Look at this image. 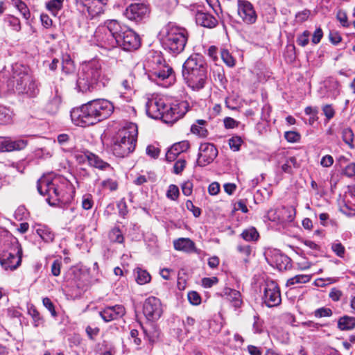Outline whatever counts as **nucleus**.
<instances>
[{
  "label": "nucleus",
  "instance_id": "c9c22d12",
  "mask_svg": "<svg viewBox=\"0 0 355 355\" xmlns=\"http://www.w3.org/2000/svg\"><path fill=\"white\" fill-rule=\"evenodd\" d=\"M311 279L309 275H297L287 280L286 286H293L297 284H304L309 282Z\"/></svg>",
  "mask_w": 355,
  "mask_h": 355
},
{
  "label": "nucleus",
  "instance_id": "cd10ccee",
  "mask_svg": "<svg viewBox=\"0 0 355 355\" xmlns=\"http://www.w3.org/2000/svg\"><path fill=\"white\" fill-rule=\"evenodd\" d=\"M280 209V223L292 222L295 217L296 211L293 206L282 207Z\"/></svg>",
  "mask_w": 355,
  "mask_h": 355
},
{
  "label": "nucleus",
  "instance_id": "5701e85b",
  "mask_svg": "<svg viewBox=\"0 0 355 355\" xmlns=\"http://www.w3.org/2000/svg\"><path fill=\"white\" fill-rule=\"evenodd\" d=\"M196 21L197 24L212 28L218 24V20L211 14L198 10L196 13Z\"/></svg>",
  "mask_w": 355,
  "mask_h": 355
},
{
  "label": "nucleus",
  "instance_id": "6ab92c4d",
  "mask_svg": "<svg viewBox=\"0 0 355 355\" xmlns=\"http://www.w3.org/2000/svg\"><path fill=\"white\" fill-rule=\"evenodd\" d=\"M125 313V308L122 305H115L105 308L100 312V315L105 322H108L122 318Z\"/></svg>",
  "mask_w": 355,
  "mask_h": 355
},
{
  "label": "nucleus",
  "instance_id": "603ef678",
  "mask_svg": "<svg viewBox=\"0 0 355 355\" xmlns=\"http://www.w3.org/2000/svg\"><path fill=\"white\" fill-rule=\"evenodd\" d=\"M94 205L92 196L90 194H85L82 198V207L85 210L90 209Z\"/></svg>",
  "mask_w": 355,
  "mask_h": 355
},
{
  "label": "nucleus",
  "instance_id": "ea45409f",
  "mask_svg": "<svg viewBox=\"0 0 355 355\" xmlns=\"http://www.w3.org/2000/svg\"><path fill=\"white\" fill-rule=\"evenodd\" d=\"M109 239L112 242L119 243H123L124 240L121 231L119 227H114L109 232Z\"/></svg>",
  "mask_w": 355,
  "mask_h": 355
},
{
  "label": "nucleus",
  "instance_id": "3c124183",
  "mask_svg": "<svg viewBox=\"0 0 355 355\" xmlns=\"http://www.w3.org/2000/svg\"><path fill=\"white\" fill-rule=\"evenodd\" d=\"M103 188L109 189L111 191H116L118 188V183L116 180L108 178L101 182Z\"/></svg>",
  "mask_w": 355,
  "mask_h": 355
},
{
  "label": "nucleus",
  "instance_id": "8fccbe9b",
  "mask_svg": "<svg viewBox=\"0 0 355 355\" xmlns=\"http://www.w3.org/2000/svg\"><path fill=\"white\" fill-rule=\"evenodd\" d=\"M220 55L223 60L227 66L232 67L234 65V60L227 50H222L220 52Z\"/></svg>",
  "mask_w": 355,
  "mask_h": 355
},
{
  "label": "nucleus",
  "instance_id": "4d7b16f0",
  "mask_svg": "<svg viewBox=\"0 0 355 355\" xmlns=\"http://www.w3.org/2000/svg\"><path fill=\"white\" fill-rule=\"evenodd\" d=\"M253 330L254 333L259 334L263 330V321L258 315H254Z\"/></svg>",
  "mask_w": 355,
  "mask_h": 355
},
{
  "label": "nucleus",
  "instance_id": "69168bd1",
  "mask_svg": "<svg viewBox=\"0 0 355 355\" xmlns=\"http://www.w3.org/2000/svg\"><path fill=\"white\" fill-rule=\"evenodd\" d=\"M186 207L188 210L193 212V214L195 217H198L201 214L200 209L194 206L192 201L190 200H187Z\"/></svg>",
  "mask_w": 355,
  "mask_h": 355
},
{
  "label": "nucleus",
  "instance_id": "ddd939ff",
  "mask_svg": "<svg viewBox=\"0 0 355 355\" xmlns=\"http://www.w3.org/2000/svg\"><path fill=\"white\" fill-rule=\"evenodd\" d=\"M189 109V104L187 101H176L170 105H167L165 113V123H173L185 115Z\"/></svg>",
  "mask_w": 355,
  "mask_h": 355
},
{
  "label": "nucleus",
  "instance_id": "58836bf2",
  "mask_svg": "<svg viewBox=\"0 0 355 355\" xmlns=\"http://www.w3.org/2000/svg\"><path fill=\"white\" fill-rule=\"evenodd\" d=\"M150 274L144 270L138 269L137 271L136 281L139 284L143 285L150 281Z\"/></svg>",
  "mask_w": 355,
  "mask_h": 355
},
{
  "label": "nucleus",
  "instance_id": "39448f33",
  "mask_svg": "<svg viewBox=\"0 0 355 355\" xmlns=\"http://www.w3.org/2000/svg\"><path fill=\"white\" fill-rule=\"evenodd\" d=\"M137 135V125L132 123L119 130L112 147L114 155L119 157H125L132 153L136 146Z\"/></svg>",
  "mask_w": 355,
  "mask_h": 355
},
{
  "label": "nucleus",
  "instance_id": "a18cd8bd",
  "mask_svg": "<svg viewBox=\"0 0 355 355\" xmlns=\"http://www.w3.org/2000/svg\"><path fill=\"white\" fill-rule=\"evenodd\" d=\"M266 217L270 221L280 223V209H270L268 211Z\"/></svg>",
  "mask_w": 355,
  "mask_h": 355
},
{
  "label": "nucleus",
  "instance_id": "0e129e2a",
  "mask_svg": "<svg viewBox=\"0 0 355 355\" xmlns=\"http://www.w3.org/2000/svg\"><path fill=\"white\" fill-rule=\"evenodd\" d=\"M62 263L60 260L56 259L55 260L51 268V273L53 276L57 277L59 276L60 274V269H61Z\"/></svg>",
  "mask_w": 355,
  "mask_h": 355
},
{
  "label": "nucleus",
  "instance_id": "774afa93",
  "mask_svg": "<svg viewBox=\"0 0 355 355\" xmlns=\"http://www.w3.org/2000/svg\"><path fill=\"white\" fill-rule=\"evenodd\" d=\"M181 187L184 195L186 196L191 195L193 191V183L191 182L187 181L184 182Z\"/></svg>",
  "mask_w": 355,
  "mask_h": 355
},
{
  "label": "nucleus",
  "instance_id": "4468645a",
  "mask_svg": "<svg viewBox=\"0 0 355 355\" xmlns=\"http://www.w3.org/2000/svg\"><path fill=\"white\" fill-rule=\"evenodd\" d=\"M149 13L148 5L145 3H134L126 8L124 15L129 20L139 22L147 18Z\"/></svg>",
  "mask_w": 355,
  "mask_h": 355
},
{
  "label": "nucleus",
  "instance_id": "2eb2a0df",
  "mask_svg": "<svg viewBox=\"0 0 355 355\" xmlns=\"http://www.w3.org/2000/svg\"><path fill=\"white\" fill-rule=\"evenodd\" d=\"M187 85L193 91L202 89L207 81V65L198 69V71L183 75Z\"/></svg>",
  "mask_w": 355,
  "mask_h": 355
},
{
  "label": "nucleus",
  "instance_id": "b1692460",
  "mask_svg": "<svg viewBox=\"0 0 355 355\" xmlns=\"http://www.w3.org/2000/svg\"><path fill=\"white\" fill-rule=\"evenodd\" d=\"M85 156L87 158L88 163L91 166L96 168L99 170L113 171V168L110 166V164L103 160L98 155L90 152H87L85 154Z\"/></svg>",
  "mask_w": 355,
  "mask_h": 355
},
{
  "label": "nucleus",
  "instance_id": "6e6552de",
  "mask_svg": "<svg viewBox=\"0 0 355 355\" xmlns=\"http://www.w3.org/2000/svg\"><path fill=\"white\" fill-rule=\"evenodd\" d=\"M8 245V249L0 257V263L5 270H14L21 264L22 248L15 237H11Z\"/></svg>",
  "mask_w": 355,
  "mask_h": 355
},
{
  "label": "nucleus",
  "instance_id": "e2e57ef3",
  "mask_svg": "<svg viewBox=\"0 0 355 355\" xmlns=\"http://www.w3.org/2000/svg\"><path fill=\"white\" fill-rule=\"evenodd\" d=\"M322 111L328 121L332 119L335 115V110L331 105H325L323 106Z\"/></svg>",
  "mask_w": 355,
  "mask_h": 355
},
{
  "label": "nucleus",
  "instance_id": "f3484780",
  "mask_svg": "<svg viewBox=\"0 0 355 355\" xmlns=\"http://www.w3.org/2000/svg\"><path fill=\"white\" fill-rule=\"evenodd\" d=\"M238 14L243 21L248 24L255 23L257 19L252 4L247 0L238 1Z\"/></svg>",
  "mask_w": 355,
  "mask_h": 355
},
{
  "label": "nucleus",
  "instance_id": "473e14b6",
  "mask_svg": "<svg viewBox=\"0 0 355 355\" xmlns=\"http://www.w3.org/2000/svg\"><path fill=\"white\" fill-rule=\"evenodd\" d=\"M341 136L345 144L350 148H354L353 141L354 139V134L352 130L349 127L343 128L341 131Z\"/></svg>",
  "mask_w": 355,
  "mask_h": 355
},
{
  "label": "nucleus",
  "instance_id": "e433bc0d",
  "mask_svg": "<svg viewBox=\"0 0 355 355\" xmlns=\"http://www.w3.org/2000/svg\"><path fill=\"white\" fill-rule=\"evenodd\" d=\"M12 121V112L7 107L0 106V124L10 123Z\"/></svg>",
  "mask_w": 355,
  "mask_h": 355
},
{
  "label": "nucleus",
  "instance_id": "052dcab7",
  "mask_svg": "<svg viewBox=\"0 0 355 355\" xmlns=\"http://www.w3.org/2000/svg\"><path fill=\"white\" fill-rule=\"evenodd\" d=\"M188 300L193 305H198L201 302L200 295L196 291H191L188 293Z\"/></svg>",
  "mask_w": 355,
  "mask_h": 355
},
{
  "label": "nucleus",
  "instance_id": "2f4dec72",
  "mask_svg": "<svg viewBox=\"0 0 355 355\" xmlns=\"http://www.w3.org/2000/svg\"><path fill=\"white\" fill-rule=\"evenodd\" d=\"M205 123L206 121L204 120H198L195 124L192 125L191 128V132L199 137H206L208 135V131L205 128Z\"/></svg>",
  "mask_w": 355,
  "mask_h": 355
},
{
  "label": "nucleus",
  "instance_id": "6e6d98bb",
  "mask_svg": "<svg viewBox=\"0 0 355 355\" xmlns=\"http://www.w3.org/2000/svg\"><path fill=\"white\" fill-rule=\"evenodd\" d=\"M285 139L291 143H295L300 139V135L295 131H287L284 134Z\"/></svg>",
  "mask_w": 355,
  "mask_h": 355
},
{
  "label": "nucleus",
  "instance_id": "864d4df0",
  "mask_svg": "<svg viewBox=\"0 0 355 355\" xmlns=\"http://www.w3.org/2000/svg\"><path fill=\"white\" fill-rule=\"evenodd\" d=\"M43 305L50 311L51 315L54 318L57 316L55 306L52 301L49 297H44L42 300Z\"/></svg>",
  "mask_w": 355,
  "mask_h": 355
},
{
  "label": "nucleus",
  "instance_id": "680f3d73",
  "mask_svg": "<svg viewBox=\"0 0 355 355\" xmlns=\"http://www.w3.org/2000/svg\"><path fill=\"white\" fill-rule=\"evenodd\" d=\"M331 249L338 257H343L344 256L345 249L340 243H333Z\"/></svg>",
  "mask_w": 355,
  "mask_h": 355
},
{
  "label": "nucleus",
  "instance_id": "5fc2aeb1",
  "mask_svg": "<svg viewBox=\"0 0 355 355\" xmlns=\"http://www.w3.org/2000/svg\"><path fill=\"white\" fill-rule=\"evenodd\" d=\"M46 8L52 12H55L62 8V3L58 0H51L47 3Z\"/></svg>",
  "mask_w": 355,
  "mask_h": 355
},
{
  "label": "nucleus",
  "instance_id": "72a5a7b5",
  "mask_svg": "<svg viewBox=\"0 0 355 355\" xmlns=\"http://www.w3.org/2000/svg\"><path fill=\"white\" fill-rule=\"evenodd\" d=\"M277 267L280 270H286L291 267V259L284 254L275 256Z\"/></svg>",
  "mask_w": 355,
  "mask_h": 355
},
{
  "label": "nucleus",
  "instance_id": "4c0bfd02",
  "mask_svg": "<svg viewBox=\"0 0 355 355\" xmlns=\"http://www.w3.org/2000/svg\"><path fill=\"white\" fill-rule=\"evenodd\" d=\"M237 251L241 254L243 261L248 263L249 257L252 253L251 246L249 245H238L236 247Z\"/></svg>",
  "mask_w": 355,
  "mask_h": 355
},
{
  "label": "nucleus",
  "instance_id": "20e7f679",
  "mask_svg": "<svg viewBox=\"0 0 355 355\" xmlns=\"http://www.w3.org/2000/svg\"><path fill=\"white\" fill-rule=\"evenodd\" d=\"M159 36L162 46L177 55L184 51L189 35L185 28L169 23L162 28Z\"/></svg>",
  "mask_w": 355,
  "mask_h": 355
},
{
  "label": "nucleus",
  "instance_id": "c756f323",
  "mask_svg": "<svg viewBox=\"0 0 355 355\" xmlns=\"http://www.w3.org/2000/svg\"><path fill=\"white\" fill-rule=\"evenodd\" d=\"M338 327L342 331L351 330L355 327V318L344 315L338 319Z\"/></svg>",
  "mask_w": 355,
  "mask_h": 355
},
{
  "label": "nucleus",
  "instance_id": "1a4fd4ad",
  "mask_svg": "<svg viewBox=\"0 0 355 355\" xmlns=\"http://www.w3.org/2000/svg\"><path fill=\"white\" fill-rule=\"evenodd\" d=\"M117 46L126 51L138 49L141 45L140 37L132 30L121 25V31L117 34Z\"/></svg>",
  "mask_w": 355,
  "mask_h": 355
},
{
  "label": "nucleus",
  "instance_id": "7c9ffc66",
  "mask_svg": "<svg viewBox=\"0 0 355 355\" xmlns=\"http://www.w3.org/2000/svg\"><path fill=\"white\" fill-rule=\"evenodd\" d=\"M37 234L45 242H52L54 239V234L46 226H41L36 230Z\"/></svg>",
  "mask_w": 355,
  "mask_h": 355
},
{
  "label": "nucleus",
  "instance_id": "13d9d810",
  "mask_svg": "<svg viewBox=\"0 0 355 355\" xmlns=\"http://www.w3.org/2000/svg\"><path fill=\"white\" fill-rule=\"evenodd\" d=\"M310 33L308 31H304L302 34L300 35L297 38V43L301 46H305L309 43V37Z\"/></svg>",
  "mask_w": 355,
  "mask_h": 355
},
{
  "label": "nucleus",
  "instance_id": "bf43d9fd",
  "mask_svg": "<svg viewBox=\"0 0 355 355\" xmlns=\"http://www.w3.org/2000/svg\"><path fill=\"white\" fill-rule=\"evenodd\" d=\"M159 153L160 150L153 145H149L146 148V154L153 159L157 158Z\"/></svg>",
  "mask_w": 355,
  "mask_h": 355
},
{
  "label": "nucleus",
  "instance_id": "338daca9",
  "mask_svg": "<svg viewBox=\"0 0 355 355\" xmlns=\"http://www.w3.org/2000/svg\"><path fill=\"white\" fill-rule=\"evenodd\" d=\"M186 161L184 159H178L174 164L173 172L175 174H180L185 168Z\"/></svg>",
  "mask_w": 355,
  "mask_h": 355
},
{
  "label": "nucleus",
  "instance_id": "79ce46f5",
  "mask_svg": "<svg viewBox=\"0 0 355 355\" xmlns=\"http://www.w3.org/2000/svg\"><path fill=\"white\" fill-rule=\"evenodd\" d=\"M171 147L172 151L175 152V154L178 155L181 153L187 150L189 148L190 145L187 141H182L173 144Z\"/></svg>",
  "mask_w": 355,
  "mask_h": 355
},
{
  "label": "nucleus",
  "instance_id": "37998d69",
  "mask_svg": "<svg viewBox=\"0 0 355 355\" xmlns=\"http://www.w3.org/2000/svg\"><path fill=\"white\" fill-rule=\"evenodd\" d=\"M292 166L297 167V159L295 157H291L286 160V162L282 165V171L287 173H292Z\"/></svg>",
  "mask_w": 355,
  "mask_h": 355
},
{
  "label": "nucleus",
  "instance_id": "393cba45",
  "mask_svg": "<svg viewBox=\"0 0 355 355\" xmlns=\"http://www.w3.org/2000/svg\"><path fill=\"white\" fill-rule=\"evenodd\" d=\"M173 247L178 251H182L187 253L196 252L194 242L189 238H179L173 241Z\"/></svg>",
  "mask_w": 355,
  "mask_h": 355
},
{
  "label": "nucleus",
  "instance_id": "bb28decb",
  "mask_svg": "<svg viewBox=\"0 0 355 355\" xmlns=\"http://www.w3.org/2000/svg\"><path fill=\"white\" fill-rule=\"evenodd\" d=\"M223 295L226 297L235 309L241 306L243 301L239 291L230 288H225L223 291Z\"/></svg>",
  "mask_w": 355,
  "mask_h": 355
},
{
  "label": "nucleus",
  "instance_id": "aec40b11",
  "mask_svg": "<svg viewBox=\"0 0 355 355\" xmlns=\"http://www.w3.org/2000/svg\"><path fill=\"white\" fill-rule=\"evenodd\" d=\"M27 141L24 139L12 140L8 137H0V152H10L24 149Z\"/></svg>",
  "mask_w": 355,
  "mask_h": 355
},
{
  "label": "nucleus",
  "instance_id": "0eeeda50",
  "mask_svg": "<svg viewBox=\"0 0 355 355\" xmlns=\"http://www.w3.org/2000/svg\"><path fill=\"white\" fill-rule=\"evenodd\" d=\"M153 62L156 66L153 67V69L148 73L149 79L163 87L167 88L172 85L175 81L173 69L163 63L159 56L155 58Z\"/></svg>",
  "mask_w": 355,
  "mask_h": 355
},
{
  "label": "nucleus",
  "instance_id": "f704fd0d",
  "mask_svg": "<svg viewBox=\"0 0 355 355\" xmlns=\"http://www.w3.org/2000/svg\"><path fill=\"white\" fill-rule=\"evenodd\" d=\"M241 236L246 241H255L258 239L259 234L254 227H251L244 230Z\"/></svg>",
  "mask_w": 355,
  "mask_h": 355
},
{
  "label": "nucleus",
  "instance_id": "a211bd4d",
  "mask_svg": "<svg viewBox=\"0 0 355 355\" xmlns=\"http://www.w3.org/2000/svg\"><path fill=\"white\" fill-rule=\"evenodd\" d=\"M205 65L207 64L202 55L199 54L191 55L183 64L182 76L198 71V69Z\"/></svg>",
  "mask_w": 355,
  "mask_h": 355
},
{
  "label": "nucleus",
  "instance_id": "f8f14e48",
  "mask_svg": "<svg viewBox=\"0 0 355 355\" xmlns=\"http://www.w3.org/2000/svg\"><path fill=\"white\" fill-rule=\"evenodd\" d=\"M143 313L148 320H157L163 313L161 301L155 297H148L143 305Z\"/></svg>",
  "mask_w": 355,
  "mask_h": 355
},
{
  "label": "nucleus",
  "instance_id": "f257e3e1",
  "mask_svg": "<svg viewBox=\"0 0 355 355\" xmlns=\"http://www.w3.org/2000/svg\"><path fill=\"white\" fill-rule=\"evenodd\" d=\"M114 111L113 104L105 99H95L73 109L71 118L73 123L79 126L94 125L108 118Z\"/></svg>",
  "mask_w": 355,
  "mask_h": 355
},
{
  "label": "nucleus",
  "instance_id": "09e8293b",
  "mask_svg": "<svg viewBox=\"0 0 355 355\" xmlns=\"http://www.w3.org/2000/svg\"><path fill=\"white\" fill-rule=\"evenodd\" d=\"M243 143V140L240 137H232L229 139V145L230 148L234 151H238Z\"/></svg>",
  "mask_w": 355,
  "mask_h": 355
},
{
  "label": "nucleus",
  "instance_id": "7ed1b4c3",
  "mask_svg": "<svg viewBox=\"0 0 355 355\" xmlns=\"http://www.w3.org/2000/svg\"><path fill=\"white\" fill-rule=\"evenodd\" d=\"M8 87L14 93L35 98L40 93V83L29 72L28 68L15 63L12 66L10 78L7 81Z\"/></svg>",
  "mask_w": 355,
  "mask_h": 355
},
{
  "label": "nucleus",
  "instance_id": "de8ad7c7",
  "mask_svg": "<svg viewBox=\"0 0 355 355\" xmlns=\"http://www.w3.org/2000/svg\"><path fill=\"white\" fill-rule=\"evenodd\" d=\"M332 311L329 308L321 307L314 311L313 315L315 318L330 317L332 315Z\"/></svg>",
  "mask_w": 355,
  "mask_h": 355
},
{
  "label": "nucleus",
  "instance_id": "c85d7f7f",
  "mask_svg": "<svg viewBox=\"0 0 355 355\" xmlns=\"http://www.w3.org/2000/svg\"><path fill=\"white\" fill-rule=\"evenodd\" d=\"M54 180H51L47 177H42L38 180L37 184V191L42 196H47L49 193L50 188Z\"/></svg>",
  "mask_w": 355,
  "mask_h": 355
},
{
  "label": "nucleus",
  "instance_id": "49530a36",
  "mask_svg": "<svg viewBox=\"0 0 355 355\" xmlns=\"http://www.w3.org/2000/svg\"><path fill=\"white\" fill-rule=\"evenodd\" d=\"M180 195L178 187L175 184H171L166 192V197L172 200H176Z\"/></svg>",
  "mask_w": 355,
  "mask_h": 355
},
{
  "label": "nucleus",
  "instance_id": "412c9836",
  "mask_svg": "<svg viewBox=\"0 0 355 355\" xmlns=\"http://www.w3.org/2000/svg\"><path fill=\"white\" fill-rule=\"evenodd\" d=\"M58 180L54 179V182L53 184H51V187L50 188L49 193H48V198L46 199L49 204L51 205H55V201L62 202L64 200V196L65 192L64 191V184H58Z\"/></svg>",
  "mask_w": 355,
  "mask_h": 355
},
{
  "label": "nucleus",
  "instance_id": "4be33fe9",
  "mask_svg": "<svg viewBox=\"0 0 355 355\" xmlns=\"http://www.w3.org/2000/svg\"><path fill=\"white\" fill-rule=\"evenodd\" d=\"M107 0H91L85 7V12L92 17L99 16L104 13Z\"/></svg>",
  "mask_w": 355,
  "mask_h": 355
},
{
  "label": "nucleus",
  "instance_id": "f03ea898",
  "mask_svg": "<svg viewBox=\"0 0 355 355\" xmlns=\"http://www.w3.org/2000/svg\"><path fill=\"white\" fill-rule=\"evenodd\" d=\"M108 80L103 73L101 62L93 59L80 65L76 89L83 94L92 93L105 87Z\"/></svg>",
  "mask_w": 355,
  "mask_h": 355
},
{
  "label": "nucleus",
  "instance_id": "9b49d317",
  "mask_svg": "<svg viewBox=\"0 0 355 355\" xmlns=\"http://www.w3.org/2000/svg\"><path fill=\"white\" fill-rule=\"evenodd\" d=\"M263 300L268 307L277 306L281 304L280 290L277 283L273 281L266 282Z\"/></svg>",
  "mask_w": 355,
  "mask_h": 355
},
{
  "label": "nucleus",
  "instance_id": "a878e982",
  "mask_svg": "<svg viewBox=\"0 0 355 355\" xmlns=\"http://www.w3.org/2000/svg\"><path fill=\"white\" fill-rule=\"evenodd\" d=\"M135 76L132 73H129L125 76L119 80L117 88L121 94L130 93L134 90Z\"/></svg>",
  "mask_w": 355,
  "mask_h": 355
},
{
  "label": "nucleus",
  "instance_id": "dca6fc26",
  "mask_svg": "<svg viewBox=\"0 0 355 355\" xmlns=\"http://www.w3.org/2000/svg\"><path fill=\"white\" fill-rule=\"evenodd\" d=\"M218 150L211 143H202L199 147L196 165L200 167L211 164L217 157Z\"/></svg>",
  "mask_w": 355,
  "mask_h": 355
},
{
  "label": "nucleus",
  "instance_id": "a19ab883",
  "mask_svg": "<svg viewBox=\"0 0 355 355\" xmlns=\"http://www.w3.org/2000/svg\"><path fill=\"white\" fill-rule=\"evenodd\" d=\"M28 312L34 321L35 327H37L43 323V318L40 316L39 311L34 306H31L28 309Z\"/></svg>",
  "mask_w": 355,
  "mask_h": 355
},
{
  "label": "nucleus",
  "instance_id": "c03bdc74",
  "mask_svg": "<svg viewBox=\"0 0 355 355\" xmlns=\"http://www.w3.org/2000/svg\"><path fill=\"white\" fill-rule=\"evenodd\" d=\"M74 69L73 62L69 55H66L62 59V70L66 73L71 72Z\"/></svg>",
  "mask_w": 355,
  "mask_h": 355
},
{
  "label": "nucleus",
  "instance_id": "9d476101",
  "mask_svg": "<svg viewBox=\"0 0 355 355\" xmlns=\"http://www.w3.org/2000/svg\"><path fill=\"white\" fill-rule=\"evenodd\" d=\"M167 105L165 100L158 96L149 98L146 103V113L148 116L155 119H162L165 122V113Z\"/></svg>",
  "mask_w": 355,
  "mask_h": 355
},
{
  "label": "nucleus",
  "instance_id": "423d86ee",
  "mask_svg": "<svg viewBox=\"0 0 355 355\" xmlns=\"http://www.w3.org/2000/svg\"><path fill=\"white\" fill-rule=\"evenodd\" d=\"M121 31V24L116 20H110L96 30L94 37L96 44L101 48L111 50L117 46V34Z\"/></svg>",
  "mask_w": 355,
  "mask_h": 355
}]
</instances>
